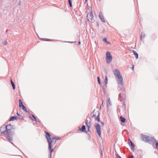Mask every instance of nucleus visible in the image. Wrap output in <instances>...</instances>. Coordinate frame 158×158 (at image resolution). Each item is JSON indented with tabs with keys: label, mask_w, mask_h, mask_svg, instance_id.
Instances as JSON below:
<instances>
[{
	"label": "nucleus",
	"mask_w": 158,
	"mask_h": 158,
	"mask_svg": "<svg viewBox=\"0 0 158 158\" xmlns=\"http://www.w3.org/2000/svg\"><path fill=\"white\" fill-rule=\"evenodd\" d=\"M17 118V117L16 116H12L10 118L9 121H13L14 120L16 119Z\"/></svg>",
	"instance_id": "2eb2a0df"
},
{
	"label": "nucleus",
	"mask_w": 158,
	"mask_h": 158,
	"mask_svg": "<svg viewBox=\"0 0 158 158\" xmlns=\"http://www.w3.org/2000/svg\"><path fill=\"white\" fill-rule=\"evenodd\" d=\"M118 158H122L120 156H119L118 155Z\"/></svg>",
	"instance_id": "c9c22d12"
},
{
	"label": "nucleus",
	"mask_w": 158,
	"mask_h": 158,
	"mask_svg": "<svg viewBox=\"0 0 158 158\" xmlns=\"http://www.w3.org/2000/svg\"><path fill=\"white\" fill-rule=\"evenodd\" d=\"M145 36V34L143 33H142L141 36L140 37V39H141L143 37V38H144Z\"/></svg>",
	"instance_id": "b1692460"
},
{
	"label": "nucleus",
	"mask_w": 158,
	"mask_h": 158,
	"mask_svg": "<svg viewBox=\"0 0 158 158\" xmlns=\"http://www.w3.org/2000/svg\"><path fill=\"white\" fill-rule=\"evenodd\" d=\"M98 83L99 84H101L100 80L99 77H98Z\"/></svg>",
	"instance_id": "393cba45"
},
{
	"label": "nucleus",
	"mask_w": 158,
	"mask_h": 158,
	"mask_svg": "<svg viewBox=\"0 0 158 158\" xmlns=\"http://www.w3.org/2000/svg\"><path fill=\"white\" fill-rule=\"evenodd\" d=\"M11 83L13 89H15V86L14 83L12 81V80H11Z\"/></svg>",
	"instance_id": "6ab92c4d"
},
{
	"label": "nucleus",
	"mask_w": 158,
	"mask_h": 158,
	"mask_svg": "<svg viewBox=\"0 0 158 158\" xmlns=\"http://www.w3.org/2000/svg\"><path fill=\"white\" fill-rule=\"evenodd\" d=\"M38 38H39V36H38Z\"/></svg>",
	"instance_id": "49530a36"
},
{
	"label": "nucleus",
	"mask_w": 158,
	"mask_h": 158,
	"mask_svg": "<svg viewBox=\"0 0 158 158\" xmlns=\"http://www.w3.org/2000/svg\"><path fill=\"white\" fill-rule=\"evenodd\" d=\"M6 136V139L7 140L11 143L15 147L14 144L11 142L13 141V134H4Z\"/></svg>",
	"instance_id": "423d86ee"
},
{
	"label": "nucleus",
	"mask_w": 158,
	"mask_h": 158,
	"mask_svg": "<svg viewBox=\"0 0 158 158\" xmlns=\"http://www.w3.org/2000/svg\"><path fill=\"white\" fill-rule=\"evenodd\" d=\"M105 86H106V85L107 83V81H108V78L107 77V75H106L105 76Z\"/></svg>",
	"instance_id": "a211bd4d"
},
{
	"label": "nucleus",
	"mask_w": 158,
	"mask_h": 158,
	"mask_svg": "<svg viewBox=\"0 0 158 158\" xmlns=\"http://www.w3.org/2000/svg\"><path fill=\"white\" fill-rule=\"evenodd\" d=\"M99 17L102 22H105V20L103 16L102 15V12H99Z\"/></svg>",
	"instance_id": "9d476101"
},
{
	"label": "nucleus",
	"mask_w": 158,
	"mask_h": 158,
	"mask_svg": "<svg viewBox=\"0 0 158 158\" xmlns=\"http://www.w3.org/2000/svg\"><path fill=\"white\" fill-rule=\"evenodd\" d=\"M106 62L108 64L110 63L112 60V56L110 52H106Z\"/></svg>",
	"instance_id": "39448f33"
},
{
	"label": "nucleus",
	"mask_w": 158,
	"mask_h": 158,
	"mask_svg": "<svg viewBox=\"0 0 158 158\" xmlns=\"http://www.w3.org/2000/svg\"><path fill=\"white\" fill-rule=\"evenodd\" d=\"M106 43L107 44H110V43H109L108 41H107V42H106Z\"/></svg>",
	"instance_id": "e433bc0d"
},
{
	"label": "nucleus",
	"mask_w": 158,
	"mask_h": 158,
	"mask_svg": "<svg viewBox=\"0 0 158 158\" xmlns=\"http://www.w3.org/2000/svg\"><path fill=\"white\" fill-rule=\"evenodd\" d=\"M103 101H104V100H103V101H102V104H103Z\"/></svg>",
	"instance_id": "79ce46f5"
},
{
	"label": "nucleus",
	"mask_w": 158,
	"mask_h": 158,
	"mask_svg": "<svg viewBox=\"0 0 158 158\" xmlns=\"http://www.w3.org/2000/svg\"><path fill=\"white\" fill-rule=\"evenodd\" d=\"M132 69H133H133H134V67H133V66L132 68Z\"/></svg>",
	"instance_id": "ea45409f"
},
{
	"label": "nucleus",
	"mask_w": 158,
	"mask_h": 158,
	"mask_svg": "<svg viewBox=\"0 0 158 158\" xmlns=\"http://www.w3.org/2000/svg\"><path fill=\"white\" fill-rule=\"evenodd\" d=\"M7 43V42L6 40H5L3 42V45H6Z\"/></svg>",
	"instance_id": "a878e982"
},
{
	"label": "nucleus",
	"mask_w": 158,
	"mask_h": 158,
	"mask_svg": "<svg viewBox=\"0 0 158 158\" xmlns=\"http://www.w3.org/2000/svg\"><path fill=\"white\" fill-rule=\"evenodd\" d=\"M103 42H107V39L106 38H104L103 39Z\"/></svg>",
	"instance_id": "bb28decb"
},
{
	"label": "nucleus",
	"mask_w": 158,
	"mask_h": 158,
	"mask_svg": "<svg viewBox=\"0 0 158 158\" xmlns=\"http://www.w3.org/2000/svg\"><path fill=\"white\" fill-rule=\"evenodd\" d=\"M108 102L109 103L110 105H111V102L110 101V98H109V99L108 100Z\"/></svg>",
	"instance_id": "c756f323"
},
{
	"label": "nucleus",
	"mask_w": 158,
	"mask_h": 158,
	"mask_svg": "<svg viewBox=\"0 0 158 158\" xmlns=\"http://www.w3.org/2000/svg\"><path fill=\"white\" fill-rule=\"evenodd\" d=\"M45 133L46 134V138L47 139L48 142V143L49 144V150L50 151V158L52 155V151L53 150V149H52V140L51 138V135L47 131H45Z\"/></svg>",
	"instance_id": "7ed1b4c3"
},
{
	"label": "nucleus",
	"mask_w": 158,
	"mask_h": 158,
	"mask_svg": "<svg viewBox=\"0 0 158 158\" xmlns=\"http://www.w3.org/2000/svg\"><path fill=\"white\" fill-rule=\"evenodd\" d=\"M68 2L69 3V6L70 7H72V1L71 0H68Z\"/></svg>",
	"instance_id": "4be33fe9"
},
{
	"label": "nucleus",
	"mask_w": 158,
	"mask_h": 158,
	"mask_svg": "<svg viewBox=\"0 0 158 158\" xmlns=\"http://www.w3.org/2000/svg\"><path fill=\"white\" fill-rule=\"evenodd\" d=\"M95 127L96 129L97 132L99 135V136L100 137L101 135V127L100 125L98 123H95Z\"/></svg>",
	"instance_id": "0eeeda50"
},
{
	"label": "nucleus",
	"mask_w": 158,
	"mask_h": 158,
	"mask_svg": "<svg viewBox=\"0 0 158 158\" xmlns=\"http://www.w3.org/2000/svg\"><path fill=\"white\" fill-rule=\"evenodd\" d=\"M32 117H33V118H34L35 120V121H37V120L36 119V118L35 117V116L32 115Z\"/></svg>",
	"instance_id": "2f4dec72"
},
{
	"label": "nucleus",
	"mask_w": 158,
	"mask_h": 158,
	"mask_svg": "<svg viewBox=\"0 0 158 158\" xmlns=\"http://www.w3.org/2000/svg\"><path fill=\"white\" fill-rule=\"evenodd\" d=\"M119 97L120 98H124L125 97V96L123 93L122 94L120 93L119 95Z\"/></svg>",
	"instance_id": "dca6fc26"
},
{
	"label": "nucleus",
	"mask_w": 158,
	"mask_h": 158,
	"mask_svg": "<svg viewBox=\"0 0 158 158\" xmlns=\"http://www.w3.org/2000/svg\"><path fill=\"white\" fill-rule=\"evenodd\" d=\"M114 74L116 78L118 79V83L121 85H123V78L119 70L117 69H115L113 71Z\"/></svg>",
	"instance_id": "f03ea898"
},
{
	"label": "nucleus",
	"mask_w": 158,
	"mask_h": 158,
	"mask_svg": "<svg viewBox=\"0 0 158 158\" xmlns=\"http://www.w3.org/2000/svg\"><path fill=\"white\" fill-rule=\"evenodd\" d=\"M38 38H39V36H38Z\"/></svg>",
	"instance_id": "a18cd8bd"
},
{
	"label": "nucleus",
	"mask_w": 158,
	"mask_h": 158,
	"mask_svg": "<svg viewBox=\"0 0 158 158\" xmlns=\"http://www.w3.org/2000/svg\"><path fill=\"white\" fill-rule=\"evenodd\" d=\"M38 38H39V36H38Z\"/></svg>",
	"instance_id": "de8ad7c7"
},
{
	"label": "nucleus",
	"mask_w": 158,
	"mask_h": 158,
	"mask_svg": "<svg viewBox=\"0 0 158 158\" xmlns=\"http://www.w3.org/2000/svg\"><path fill=\"white\" fill-rule=\"evenodd\" d=\"M60 139V138L59 137H52V139L53 140L56 139V140H58Z\"/></svg>",
	"instance_id": "412c9836"
},
{
	"label": "nucleus",
	"mask_w": 158,
	"mask_h": 158,
	"mask_svg": "<svg viewBox=\"0 0 158 158\" xmlns=\"http://www.w3.org/2000/svg\"><path fill=\"white\" fill-rule=\"evenodd\" d=\"M99 1H100L101 0H99Z\"/></svg>",
	"instance_id": "09e8293b"
},
{
	"label": "nucleus",
	"mask_w": 158,
	"mask_h": 158,
	"mask_svg": "<svg viewBox=\"0 0 158 158\" xmlns=\"http://www.w3.org/2000/svg\"><path fill=\"white\" fill-rule=\"evenodd\" d=\"M33 121H34V120L33 119H31Z\"/></svg>",
	"instance_id": "37998d69"
},
{
	"label": "nucleus",
	"mask_w": 158,
	"mask_h": 158,
	"mask_svg": "<svg viewBox=\"0 0 158 158\" xmlns=\"http://www.w3.org/2000/svg\"><path fill=\"white\" fill-rule=\"evenodd\" d=\"M19 106L20 107H21V106H23V102L21 101V100L19 99Z\"/></svg>",
	"instance_id": "f3484780"
},
{
	"label": "nucleus",
	"mask_w": 158,
	"mask_h": 158,
	"mask_svg": "<svg viewBox=\"0 0 158 158\" xmlns=\"http://www.w3.org/2000/svg\"><path fill=\"white\" fill-rule=\"evenodd\" d=\"M4 131H6V130H5V128H4V126H2L0 129V131L1 132V134H3V132Z\"/></svg>",
	"instance_id": "9b49d317"
},
{
	"label": "nucleus",
	"mask_w": 158,
	"mask_h": 158,
	"mask_svg": "<svg viewBox=\"0 0 158 158\" xmlns=\"http://www.w3.org/2000/svg\"><path fill=\"white\" fill-rule=\"evenodd\" d=\"M101 106H100V108H101Z\"/></svg>",
	"instance_id": "c03bdc74"
},
{
	"label": "nucleus",
	"mask_w": 158,
	"mask_h": 158,
	"mask_svg": "<svg viewBox=\"0 0 158 158\" xmlns=\"http://www.w3.org/2000/svg\"><path fill=\"white\" fill-rule=\"evenodd\" d=\"M50 40L49 39H48L45 40L47 41H50Z\"/></svg>",
	"instance_id": "72a5a7b5"
},
{
	"label": "nucleus",
	"mask_w": 158,
	"mask_h": 158,
	"mask_svg": "<svg viewBox=\"0 0 158 158\" xmlns=\"http://www.w3.org/2000/svg\"><path fill=\"white\" fill-rule=\"evenodd\" d=\"M87 17L88 20H90L91 21H92L94 20V16L92 11L90 12L89 14H88Z\"/></svg>",
	"instance_id": "6e6552de"
},
{
	"label": "nucleus",
	"mask_w": 158,
	"mask_h": 158,
	"mask_svg": "<svg viewBox=\"0 0 158 158\" xmlns=\"http://www.w3.org/2000/svg\"><path fill=\"white\" fill-rule=\"evenodd\" d=\"M78 44L79 45H80L81 44V42L80 41H79L78 42Z\"/></svg>",
	"instance_id": "4c0bfd02"
},
{
	"label": "nucleus",
	"mask_w": 158,
	"mask_h": 158,
	"mask_svg": "<svg viewBox=\"0 0 158 158\" xmlns=\"http://www.w3.org/2000/svg\"><path fill=\"white\" fill-rule=\"evenodd\" d=\"M128 143L131 149L133 151H134V150L135 146L133 143H132L131 140L129 139Z\"/></svg>",
	"instance_id": "1a4fd4ad"
},
{
	"label": "nucleus",
	"mask_w": 158,
	"mask_h": 158,
	"mask_svg": "<svg viewBox=\"0 0 158 158\" xmlns=\"http://www.w3.org/2000/svg\"><path fill=\"white\" fill-rule=\"evenodd\" d=\"M13 126L10 124L7 126H4V128L6 131H4L3 132L4 134H13L12 132V129L13 128Z\"/></svg>",
	"instance_id": "20e7f679"
},
{
	"label": "nucleus",
	"mask_w": 158,
	"mask_h": 158,
	"mask_svg": "<svg viewBox=\"0 0 158 158\" xmlns=\"http://www.w3.org/2000/svg\"><path fill=\"white\" fill-rule=\"evenodd\" d=\"M92 117H94L95 118H96V115L95 114H94L92 116Z\"/></svg>",
	"instance_id": "cd10ccee"
},
{
	"label": "nucleus",
	"mask_w": 158,
	"mask_h": 158,
	"mask_svg": "<svg viewBox=\"0 0 158 158\" xmlns=\"http://www.w3.org/2000/svg\"><path fill=\"white\" fill-rule=\"evenodd\" d=\"M17 114L19 116H20V114L17 112Z\"/></svg>",
	"instance_id": "58836bf2"
},
{
	"label": "nucleus",
	"mask_w": 158,
	"mask_h": 158,
	"mask_svg": "<svg viewBox=\"0 0 158 158\" xmlns=\"http://www.w3.org/2000/svg\"><path fill=\"white\" fill-rule=\"evenodd\" d=\"M80 130L82 132H85V125H83L82 126L81 129Z\"/></svg>",
	"instance_id": "4468645a"
},
{
	"label": "nucleus",
	"mask_w": 158,
	"mask_h": 158,
	"mask_svg": "<svg viewBox=\"0 0 158 158\" xmlns=\"http://www.w3.org/2000/svg\"><path fill=\"white\" fill-rule=\"evenodd\" d=\"M99 113H98V115L97 116V117L96 118H95V119L96 120H97L98 122H99L100 121V118L99 117Z\"/></svg>",
	"instance_id": "aec40b11"
},
{
	"label": "nucleus",
	"mask_w": 158,
	"mask_h": 158,
	"mask_svg": "<svg viewBox=\"0 0 158 158\" xmlns=\"http://www.w3.org/2000/svg\"><path fill=\"white\" fill-rule=\"evenodd\" d=\"M132 51L133 53H134V54L135 55V57L136 59H137V58H138V54L137 53V52L133 50Z\"/></svg>",
	"instance_id": "f8f14e48"
},
{
	"label": "nucleus",
	"mask_w": 158,
	"mask_h": 158,
	"mask_svg": "<svg viewBox=\"0 0 158 158\" xmlns=\"http://www.w3.org/2000/svg\"><path fill=\"white\" fill-rule=\"evenodd\" d=\"M122 89H121V90H122V91H125L124 88V87H123V86H122Z\"/></svg>",
	"instance_id": "7c9ffc66"
},
{
	"label": "nucleus",
	"mask_w": 158,
	"mask_h": 158,
	"mask_svg": "<svg viewBox=\"0 0 158 158\" xmlns=\"http://www.w3.org/2000/svg\"><path fill=\"white\" fill-rule=\"evenodd\" d=\"M87 125H90V122H89V123H87Z\"/></svg>",
	"instance_id": "f704fd0d"
},
{
	"label": "nucleus",
	"mask_w": 158,
	"mask_h": 158,
	"mask_svg": "<svg viewBox=\"0 0 158 158\" xmlns=\"http://www.w3.org/2000/svg\"><path fill=\"white\" fill-rule=\"evenodd\" d=\"M87 0H85V2H87Z\"/></svg>",
	"instance_id": "a19ab883"
},
{
	"label": "nucleus",
	"mask_w": 158,
	"mask_h": 158,
	"mask_svg": "<svg viewBox=\"0 0 158 158\" xmlns=\"http://www.w3.org/2000/svg\"><path fill=\"white\" fill-rule=\"evenodd\" d=\"M22 109L25 111L26 112H27V110L26 108V107H25L24 105L22 106Z\"/></svg>",
	"instance_id": "5701e85b"
},
{
	"label": "nucleus",
	"mask_w": 158,
	"mask_h": 158,
	"mask_svg": "<svg viewBox=\"0 0 158 158\" xmlns=\"http://www.w3.org/2000/svg\"><path fill=\"white\" fill-rule=\"evenodd\" d=\"M142 140L145 142H148L152 144L153 148L158 150V142L153 137H150L145 135H142Z\"/></svg>",
	"instance_id": "f257e3e1"
},
{
	"label": "nucleus",
	"mask_w": 158,
	"mask_h": 158,
	"mask_svg": "<svg viewBox=\"0 0 158 158\" xmlns=\"http://www.w3.org/2000/svg\"><path fill=\"white\" fill-rule=\"evenodd\" d=\"M120 119L122 122L124 123L125 122L126 119L124 117H123L122 116H121L120 117Z\"/></svg>",
	"instance_id": "ddd939ff"
},
{
	"label": "nucleus",
	"mask_w": 158,
	"mask_h": 158,
	"mask_svg": "<svg viewBox=\"0 0 158 158\" xmlns=\"http://www.w3.org/2000/svg\"><path fill=\"white\" fill-rule=\"evenodd\" d=\"M88 123V120H86L85 121V123L86 125H87V123Z\"/></svg>",
	"instance_id": "473e14b6"
},
{
	"label": "nucleus",
	"mask_w": 158,
	"mask_h": 158,
	"mask_svg": "<svg viewBox=\"0 0 158 158\" xmlns=\"http://www.w3.org/2000/svg\"><path fill=\"white\" fill-rule=\"evenodd\" d=\"M87 127H88V131H89V128H90V125H86Z\"/></svg>",
	"instance_id": "c85d7f7f"
}]
</instances>
